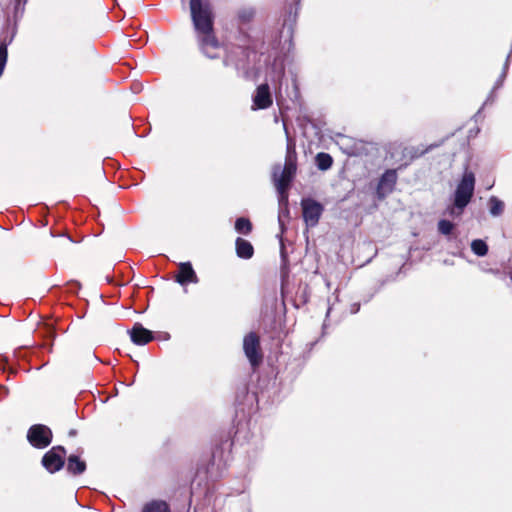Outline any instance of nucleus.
Listing matches in <instances>:
<instances>
[{"mask_svg": "<svg viewBox=\"0 0 512 512\" xmlns=\"http://www.w3.org/2000/svg\"><path fill=\"white\" fill-rule=\"evenodd\" d=\"M333 163L332 157L327 153H318L316 156V164L320 170H327Z\"/></svg>", "mask_w": 512, "mask_h": 512, "instance_id": "nucleus-16", "label": "nucleus"}, {"mask_svg": "<svg viewBox=\"0 0 512 512\" xmlns=\"http://www.w3.org/2000/svg\"><path fill=\"white\" fill-rule=\"evenodd\" d=\"M490 214L494 217L500 216L504 211V202L496 196H491L488 201Z\"/></svg>", "mask_w": 512, "mask_h": 512, "instance_id": "nucleus-14", "label": "nucleus"}, {"mask_svg": "<svg viewBox=\"0 0 512 512\" xmlns=\"http://www.w3.org/2000/svg\"><path fill=\"white\" fill-rule=\"evenodd\" d=\"M26 2V0H24V3Z\"/></svg>", "mask_w": 512, "mask_h": 512, "instance_id": "nucleus-23", "label": "nucleus"}, {"mask_svg": "<svg viewBox=\"0 0 512 512\" xmlns=\"http://www.w3.org/2000/svg\"><path fill=\"white\" fill-rule=\"evenodd\" d=\"M303 219L308 226L317 225L323 212V206L313 199H304L301 202Z\"/></svg>", "mask_w": 512, "mask_h": 512, "instance_id": "nucleus-6", "label": "nucleus"}, {"mask_svg": "<svg viewBox=\"0 0 512 512\" xmlns=\"http://www.w3.org/2000/svg\"><path fill=\"white\" fill-rule=\"evenodd\" d=\"M296 173V152L294 146L288 144L286 161L283 169L280 165L273 168V182L279 193L280 202L287 201V189Z\"/></svg>", "mask_w": 512, "mask_h": 512, "instance_id": "nucleus-2", "label": "nucleus"}, {"mask_svg": "<svg viewBox=\"0 0 512 512\" xmlns=\"http://www.w3.org/2000/svg\"><path fill=\"white\" fill-rule=\"evenodd\" d=\"M396 181H397V174H396V171L394 170H388L386 171L380 181H379V184H378V188H377V194L380 198H384L388 193H390L393 188H394V185L396 184Z\"/></svg>", "mask_w": 512, "mask_h": 512, "instance_id": "nucleus-10", "label": "nucleus"}, {"mask_svg": "<svg viewBox=\"0 0 512 512\" xmlns=\"http://www.w3.org/2000/svg\"><path fill=\"white\" fill-rule=\"evenodd\" d=\"M252 225L247 218H238L235 222V230L240 233L247 235L251 232Z\"/></svg>", "mask_w": 512, "mask_h": 512, "instance_id": "nucleus-17", "label": "nucleus"}, {"mask_svg": "<svg viewBox=\"0 0 512 512\" xmlns=\"http://www.w3.org/2000/svg\"><path fill=\"white\" fill-rule=\"evenodd\" d=\"M143 512H169V509L165 502L153 501L144 507Z\"/></svg>", "mask_w": 512, "mask_h": 512, "instance_id": "nucleus-18", "label": "nucleus"}, {"mask_svg": "<svg viewBox=\"0 0 512 512\" xmlns=\"http://www.w3.org/2000/svg\"><path fill=\"white\" fill-rule=\"evenodd\" d=\"M131 341L136 345H145L152 341V332L144 328L140 323L134 324L129 331Z\"/></svg>", "mask_w": 512, "mask_h": 512, "instance_id": "nucleus-11", "label": "nucleus"}, {"mask_svg": "<svg viewBox=\"0 0 512 512\" xmlns=\"http://www.w3.org/2000/svg\"><path fill=\"white\" fill-rule=\"evenodd\" d=\"M27 438L32 446L43 449L51 443L52 432L47 426L38 424L29 429Z\"/></svg>", "mask_w": 512, "mask_h": 512, "instance_id": "nucleus-5", "label": "nucleus"}, {"mask_svg": "<svg viewBox=\"0 0 512 512\" xmlns=\"http://www.w3.org/2000/svg\"><path fill=\"white\" fill-rule=\"evenodd\" d=\"M243 350L251 366L256 367L262 361L259 337L250 332L243 339Z\"/></svg>", "mask_w": 512, "mask_h": 512, "instance_id": "nucleus-4", "label": "nucleus"}, {"mask_svg": "<svg viewBox=\"0 0 512 512\" xmlns=\"http://www.w3.org/2000/svg\"><path fill=\"white\" fill-rule=\"evenodd\" d=\"M73 244V241L70 237L64 236L59 242L58 246L61 248H67Z\"/></svg>", "mask_w": 512, "mask_h": 512, "instance_id": "nucleus-20", "label": "nucleus"}, {"mask_svg": "<svg viewBox=\"0 0 512 512\" xmlns=\"http://www.w3.org/2000/svg\"><path fill=\"white\" fill-rule=\"evenodd\" d=\"M191 18L198 44L209 58L218 57L220 44L214 35L213 13L208 0H190Z\"/></svg>", "mask_w": 512, "mask_h": 512, "instance_id": "nucleus-1", "label": "nucleus"}, {"mask_svg": "<svg viewBox=\"0 0 512 512\" xmlns=\"http://www.w3.org/2000/svg\"><path fill=\"white\" fill-rule=\"evenodd\" d=\"M475 176L471 171H465L454 193V205L450 208L451 215H461L463 209L473 197Z\"/></svg>", "mask_w": 512, "mask_h": 512, "instance_id": "nucleus-3", "label": "nucleus"}, {"mask_svg": "<svg viewBox=\"0 0 512 512\" xmlns=\"http://www.w3.org/2000/svg\"><path fill=\"white\" fill-rule=\"evenodd\" d=\"M279 73H280V77H283V75H284V69H283V68H281Z\"/></svg>", "mask_w": 512, "mask_h": 512, "instance_id": "nucleus-22", "label": "nucleus"}, {"mask_svg": "<svg viewBox=\"0 0 512 512\" xmlns=\"http://www.w3.org/2000/svg\"><path fill=\"white\" fill-rule=\"evenodd\" d=\"M64 449L62 447H53L42 458V464L47 471L54 473L59 471L64 465Z\"/></svg>", "mask_w": 512, "mask_h": 512, "instance_id": "nucleus-7", "label": "nucleus"}, {"mask_svg": "<svg viewBox=\"0 0 512 512\" xmlns=\"http://www.w3.org/2000/svg\"><path fill=\"white\" fill-rule=\"evenodd\" d=\"M86 469V463L76 455H70L67 461V470L72 474H82Z\"/></svg>", "mask_w": 512, "mask_h": 512, "instance_id": "nucleus-13", "label": "nucleus"}, {"mask_svg": "<svg viewBox=\"0 0 512 512\" xmlns=\"http://www.w3.org/2000/svg\"><path fill=\"white\" fill-rule=\"evenodd\" d=\"M471 250L477 256H485L488 252L487 244L481 239H475L471 243Z\"/></svg>", "mask_w": 512, "mask_h": 512, "instance_id": "nucleus-15", "label": "nucleus"}, {"mask_svg": "<svg viewBox=\"0 0 512 512\" xmlns=\"http://www.w3.org/2000/svg\"><path fill=\"white\" fill-rule=\"evenodd\" d=\"M508 61H509V57H508V58H507V60H506V63H505V66H504V71H503V73H502V75H501V78H502V79H503V78L505 77V75H506V70H507V68H508Z\"/></svg>", "mask_w": 512, "mask_h": 512, "instance_id": "nucleus-21", "label": "nucleus"}, {"mask_svg": "<svg viewBox=\"0 0 512 512\" xmlns=\"http://www.w3.org/2000/svg\"><path fill=\"white\" fill-rule=\"evenodd\" d=\"M178 274L176 275V281L180 285H186L188 283H198V277L194 271L190 262H181L178 265Z\"/></svg>", "mask_w": 512, "mask_h": 512, "instance_id": "nucleus-9", "label": "nucleus"}, {"mask_svg": "<svg viewBox=\"0 0 512 512\" xmlns=\"http://www.w3.org/2000/svg\"><path fill=\"white\" fill-rule=\"evenodd\" d=\"M454 229V224L448 220H440L438 222V231L443 235H449Z\"/></svg>", "mask_w": 512, "mask_h": 512, "instance_id": "nucleus-19", "label": "nucleus"}, {"mask_svg": "<svg viewBox=\"0 0 512 512\" xmlns=\"http://www.w3.org/2000/svg\"><path fill=\"white\" fill-rule=\"evenodd\" d=\"M273 103L270 88L267 83L261 84L256 88L255 94L253 95V110L267 109Z\"/></svg>", "mask_w": 512, "mask_h": 512, "instance_id": "nucleus-8", "label": "nucleus"}, {"mask_svg": "<svg viewBox=\"0 0 512 512\" xmlns=\"http://www.w3.org/2000/svg\"><path fill=\"white\" fill-rule=\"evenodd\" d=\"M236 252L240 258L249 259L253 255V246L249 241L242 238H237Z\"/></svg>", "mask_w": 512, "mask_h": 512, "instance_id": "nucleus-12", "label": "nucleus"}]
</instances>
